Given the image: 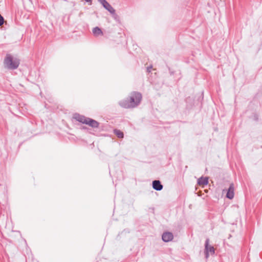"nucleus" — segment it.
<instances>
[{"label": "nucleus", "instance_id": "nucleus-1", "mask_svg": "<svg viewBox=\"0 0 262 262\" xmlns=\"http://www.w3.org/2000/svg\"><path fill=\"white\" fill-rule=\"evenodd\" d=\"M142 95L138 92H132L127 99L120 101L119 105L124 108H129L137 106L141 102Z\"/></svg>", "mask_w": 262, "mask_h": 262}, {"label": "nucleus", "instance_id": "nucleus-5", "mask_svg": "<svg viewBox=\"0 0 262 262\" xmlns=\"http://www.w3.org/2000/svg\"><path fill=\"white\" fill-rule=\"evenodd\" d=\"M85 124L94 128H97L99 124L97 121L90 118H87Z\"/></svg>", "mask_w": 262, "mask_h": 262}, {"label": "nucleus", "instance_id": "nucleus-8", "mask_svg": "<svg viewBox=\"0 0 262 262\" xmlns=\"http://www.w3.org/2000/svg\"><path fill=\"white\" fill-rule=\"evenodd\" d=\"M152 187L154 189L160 191L163 188V185L159 180H155L152 182Z\"/></svg>", "mask_w": 262, "mask_h": 262}, {"label": "nucleus", "instance_id": "nucleus-15", "mask_svg": "<svg viewBox=\"0 0 262 262\" xmlns=\"http://www.w3.org/2000/svg\"><path fill=\"white\" fill-rule=\"evenodd\" d=\"M10 70H14V69H15L17 67H12V66H11V67H7Z\"/></svg>", "mask_w": 262, "mask_h": 262}, {"label": "nucleus", "instance_id": "nucleus-9", "mask_svg": "<svg viewBox=\"0 0 262 262\" xmlns=\"http://www.w3.org/2000/svg\"><path fill=\"white\" fill-rule=\"evenodd\" d=\"M102 5L103 7L107 9L110 13L114 14L115 12V10L114 8L110 5L108 3L105 1Z\"/></svg>", "mask_w": 262, "mask_h": 262}, {"label": "nucleus", "instance_id": "nucleus-2", "mask_svg": "<svg viewBox=\"0 0 262 262\" xmlns=\"http://www.w3.org/2000/svg\"><path fill=\"white\" fill-rule=\"evenodd\" d=\"M5 63L6 66H18L19 61L18 59H14L11 56L8 55L5 59Z\"/></svg>", "mask_w": 262, "mask_h": 262}, {"label": "nucleus", "instance_id": "nucleus-13", "mask_svg": "<svg viewBox=\"0 0 262 262\" xmlns=\"http://www.w3.org/2000/svg\"><path fill=\"white\" fill-rule=\"evenodd\" d=\"M4 22V19L3 17L0 14V26H2Z\"/></svg>", "mask_w": 262, "mask_h": 262}, {"label": "nucleus", "instance_id": "nucleus-17", "mask_svg": "<svg viewBox=\"0 0 262 262\" xmlns=\"http://www.w3.org/2000/svg\"><path fill=\"white\" fill-rule=\"evenodd\" d=\"M85 1L87 2H90L91 3L92 2V0H84Z\"/></svg>", "mask_w": 262, "mask_h": 262}, {"label": "nucleus", "instance_id": "nucleus-14", "mask_svg": "<svg viewBox=\"0 0 262 262\" xmlns=\"http://www.w3.org/2000/svg\"><path fill=\"white\" fill-rule=\"evenodd\" d=\"M152 67H148L147 68V72H150Z\"/></svg>", "mask_w": 262, "mask_h": 262}, {"label": "nucleus", "instance_id": "nucleus-16", "mask_svg": "<svg viewBox=\"0 0 262 262\" xmlns=\"http://www.w3.org/2000/svg\"><path fill=\"white\" fill-rule=\"evenodd\" d=\"M102 4H103L106 1L105 0H98Z\"/></svg>", "mask_w": 262, "mask_h": 262}, {"label": "nucleus", "instance_id": "nucleus-6", "mask_svg": "<svg viewBox=\"0 0 262 262\" xmlns=\"http://www.w3.org/2000/svg\"><path fill=\"white\" fill-rule=\"evenodd\" d=\"M73 118L74 119H75L76 120H77L81 123H82L83 124H85V123L86 121V119H87V117H85V116L81 115L78 114H74Z\"/></svg>", "mask_w": 262, "mask_h": 262}, {"label": "nucleus", "instance_id": "nucleus-11", "mask_svg": "<svg viewBox=\"0 0 262 262\" xmlns=\"http://www.w3.org/2000/svg\"><path fill=\"white\" fill-rule=\"evenodd\" d=\"M93 33L94 35L95 36H98L99 35H103L102 31L98 27H96V28H94L93 29Z\"/></svg>", "mask_w": 262, "mask_h": 262}, {"label": "nucleus", "instance_id": "nucleus-4", "mask_svg": "<svg viewBox=\"0 0 262 262\" xmlns=\"http://www.w3.org/2000/svg\"><path fill=\"white\" fill-rule=\"evenodd\" d=\"M162 239L165 242H168L172 240L173 235L170 232H165L162 235Z\"/></svg>", "mask_w": 262, "mask_h": 262}, {"label": "nucleus", "instance_id": "nucleus-7", "mask_svg": "<svg viewBox=\"0 0 262 262\" xmlns=\"http://www.w3.org/2000/svg\"><path fill=\"white\" fill-rule=\"evenodd\" d=\"M234 195V186L233 184H231L230 185V187L228 190L226 196L227 198L229 199H232L233 198Z\"/></svg>", "mask_w": 262, "mask_h": 262}, {"label": "nucleus", "instance_id": "nucleus-12", "mask_svg": "<svg viewBox=\"0 0 262 262\" xmlns=\"http://www.w3.org/2000/svg\"><path fill=\"white\" fill-rule=\"evenodd\" d=\"M114 133L115 135L119 138H123V133L121 131L117 129H115L114 130Z\"/></svg>", "mask_w": 262, "mask_h": 262}, {"label": "nucleus", "instance_id": "nucleus-10", "mask_svg": "<svg viewBox=\"0 0 262 262\" xmlns=\"http://www.w3.org/2000/svg\"><path fill=\"white\" fill-rule=\"evenodd\" d=\"M208 179L207 177H201L198 179V183L200 185H205L208 184Z\"/></svg>", "mask_w": 262, "mask_h": 262}, {"label": "nucleus", "instance_id": "nucleus-3", "mask_svg": "<svg viewBox=\"0 0 262 262\" xmlns=\"http://www.w3.org/2000/svg\"><path fill=\"white\" fill-rule=\"evenodd\" d=\"M214 253V248L209 245V240L207 239L205 243V255L206 257L208 258L209 255H212Z\"/></svg>", "mask_w": 262, "mask_h": 262}]
</instances>
